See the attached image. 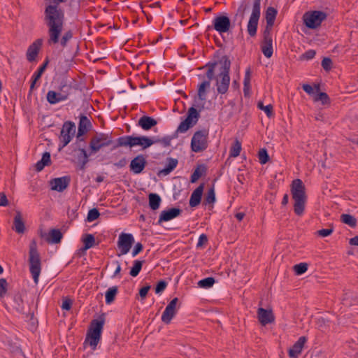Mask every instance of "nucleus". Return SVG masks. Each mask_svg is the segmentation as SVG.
<instances>
[{
	"instance_id": "obj_1",
	"label": "nucleus",
	"mask_w": 358,
	"mask_h": 358,
	"mask_svg": "<svg viewBox=\"0 0 358 358\" xmlns=\"http://www.w3.org/2000/svg\"><path fill=\"white\" fill-rule=\"evenodd\" d=\"M66 0H45V8L43 20L48 27V44L50 45L60 43L62 48L66 46L68 42L72 38L73 34L71 30L66 31L59 38L64 29V13L59 7V3Z\"/></svg>"
},
{
	"instance_id": "obj_2",
	"label": "nucleus",
	"mask_w": 358,
	"mask_h": 358,
	"mask_svg": "<svg viewBox=\"0 0 358 358\" xmlns=\"http://www.w3.org/2000/svg\"><path fill=\"white\" fill-rule=\"evenodd\" d=\"M214 64L216 65L215 73H218L215 77L217 90L218 93L224 94L227 92L229 86L231 62L228 58L224 57L219 64Z\"/></svg>"
},
{
	"instance_id": "obj_3",
	"label": "nucleus",
	"mask_w": 358,
	"mask_h": 358,
	"mask_svg": "<svg viewBox=\"0 0 358 358\" xmlns=\"http://www.w3.org/2000/svg\"><path fill=\"white\" fill-rule=\"evenodd\" d=\"M291 194L294 201V213L297 215L301 216L303 214L306 201V187L301 180L295 179L292 181Z\"/></svg>"
},
{
	"instance_id": "obj_4",
	"label": "nucleus",
	"mask_w": 358,
	"mask_h": 358,
	"mask_svg": "<svg viewBox=\"0 0 358 358\" xmlns=\"http://www.w3.org/2000/svg\"><path fill=\"white\" fill-rule=\"evenodd\" d=\"M104 324L103 319L94 320L92 321L90 329L87 333V336L84 342V345L90 346L92 350H95L99 344L101 332Z\"/></svg>"
},
{
	"instance_id": "obj_5",
	"label": "nucleus",
	"mask_w": 358,
	"mask_h": 358,
	"mask_svg": "<svg viewBox=\"0 0 358 358\" xmlns=\"http://www.w3.org/2000/svg\"><path fill=\"white\" fill-rule=\"evenodd\" d=\"M29 256V270L34 282L37 284L41 271V262L40 255L37 250V243L35 240H32L30 243Z\"/></svg>"
},
{
	"instance_id": "obj_6",
	"label": "nucleus",
	"mask_w": 358,
	"mask_h": 358,
	"mask_svg": "<svg viewBox=\"0 0 358 358\" xmlns=\"http://www.w3.org/2000/svg\"><path fill=\"white\" fill-rule=\"evenodd\" d=\"M75 89L70 84H64L61 85L57 92L50 90L46 95L47 101L50 104H56L61 101L67 100L73 94Z\"/></svg>"
},
{
	"instance_id": "obj_7",
	"label": "nucleus",
	"mask_w": 358,
	"mask_h": 358,
	"mask_svg": "<svg viewBox=\"0 0 358 358\" xmlns=\"http://www.w3.org/2000/svg\"><path fill=\"white\" fill-rule=\"evenodd\" d=\"M113 143L111 135L104 133H96L90 142V148L92 153H96L103 147L108 146Z\"/></svg>"
},
{
	"instance_id": "obj_8",
	"label": "nucleus",
	"mask_w": 358,
	"mask_h": 358,
	"mask_svg": "<svg viewBox=\"0 0 358 358\" xmlns=\"http://www.w3.org/2000/svg\"><path fill=\"white\" fill-rule=\"evenodd\" d=\"M260 3L261 0H254L252 13L247 26L248 32L252 37L257 34L258 22L260 17Z\"/></svg>"
},
{
	"instance_id": "obj_9",
	"label": "nucleus",
	"mask_w": 358,
	"mask_h": 358,
	"mask_svg": "<svg viewBox=\"0 0 358 358\" xmlns=\"http://www.w3.org/2000/svg\"><path fill=\"white\" fill-rule=\"evenodd\" d=\"M208 135V132L206 130L198 131L194 133L191 141L192 151L199 152L206 149Z\"/></svg>"
},
{
	"instance_id": "obj_10",
	"label": "nucleus",
	"mask_w": 358,
	"mask_h": 358,
	"mask_svg": "<svg viewBox=\"0 0 358 358\" xmlns=\"http://www.w3.org/2000/svg\"><path fill=\"white\" fill-rule=\"evenodd\" d=\"M327 17L325 13L322 11L315 10L308 12L303 15V21L305 24L310 29H315L320 26L322 21Z\"/></svg>"
},
{
	"instance_id": "obj_11",
	"label": "nucleus",
	"mask_w": 358,
	"mask_h": 358,
	"mask_svg": "<svg viewBox=\"0 0 358 358\" xmlns=\"http://www.w3.org/2000/svg\"><path fill=\"white\" fill-rule=\"evenodd\" d=\"M76 133V124L71 121L65 122L63 125L59 136L61 148L66 146L72 140Z\"/></svg>"
},
{
	"instance_id": "obj_12",
	"label": "nucleus",
	"mask_w": 358,
	"mask_h": 358,
	"mask_svg": "<svg viewBox=\"0 0 358 358\" xmlns=\"http://www.w3.org/2000/svg\"><path fill=\"white\" fill-rule=\"evenodd\" d=\"M206 77L208 80L203 81L198 87V98L201 101H205L206 99V89L210 87V80L215 77V71L216 65L215 64H209L207 65Z\"/></svg>"
},
{
	"instance_id": "obj_13",
	"label": "nucleus",
	"mask_w": 358,
	"mask_h": 358,
	"mask_svg": "<svg viewBox=\"0 0 358 358\" xmlns=\"http://www.w3.org/2000/svg\"><path fill=\"white\" fill-rule=\"evenodd\" d=\"M199 118V113L198 111L194 107L189 108L187 111V117L184 121L180 122L176 131L178 133L186 132L190 127H193L197 122Z\"/></svg>"
},
{
	"instance_id": "obj_14",
	"label": "nucleus",
	"mask_w": 358,
	"mask_h": 358,
	"mask_svg": "<svg viewBox=\"0 0 358 358\" xmlns=\"http://www.w3.org/2000/svg\"><path fill=\"white\" fill-rule=\"evenodd\" d=\"M134 241V237L131 234L122 233L119 236L117 241V248L120 250V253L117 256H121L127 254Z\"/></svg>"
},
{
	"instance_id": "obj_15",
	"label": "nucleus",
	"mask_w": 358,
	"mask_h": 358,
	"mask_svg": "<svg viewBox=\"0 0 358 358\" xmlns=\"http://www.w3.org/2000/svg\"><path fill=\"white\" fill-rule=\"evenodd\" d=\"M178 298L173 299L166 307L162 315V320L165 324H169L177 313Z\"/></svg>"
},
{
	"instance_id": "obj_16",
	"label": "nucleus",
	"mask_w": 358,
	"mask_h": 358,
	"mask_svg": "<svg viewBox=\"0 0 358 358\" xmlns=\"http://www.w3.org/2000/svg\"><path fill=\"white\" fill-rule=\"evenodd\" d=\"M213 27L220 34L227 32L231 27L230 19L225 15H220L213 20Z\"/></svg>"
},
{
	"instance_id": "obj_17",
	"label": "nucleus",
	"mask_w": 358,
	"mask_h": 358,
	"mask_svg": "<svg viewBox=\"0 0 358 358\" xmlns=\"http://www.w3.org/2000/svg\"><path fill=\"white\" fill-rule=\"evenodd\" d=\"M272 37L271 32L268 29H265L264 31V40L261 45V49L264 55L270 58L273 55V46H272Z\"/></svg>"
},
{
	"instance_id": "obj_18",
	"label": "nucleus",
	"mask_w": 358,
	"mask_h": 358,
	"mask_svg": "<svg viewBox=\"0 0 358 358\" xmlns=\"http://www.w3.org/2000/svg\"><path fill=\"white\" fill-rule=\"evenodd\" d=\"M257 319L262 326L274 322L275 316L271 310L259 308L257 310Z\"/></svg>"
},
{
	"instance_id": "obj_19",
	"label": "nucleus",
	"mask_w": 358,
	"mask_h": 358,
	"mask_svg": "<svg viewBox=\"0 0 358 358\" xmlns=\"http://www.w3.org/2000/svg\"><path fill=\"white\" fill-rule=\"evenodd\" d=\"M43 44V40L38 38L32 43L28 48L26 53L27 59L33 62L36 59Z\"/></svg>"
},
{
	"instance_id": "obj_20",
	"label": "nucleus",
	"mask_w": 358,
	"mask_h": 358,
	"mask_svg": "<svg viewBox=\"0 0 358 358\" xmlns=\"http://www.w3.org/2000/svg\"><path fill=\"white\" fill-rule=\"evenodd\" d=\"M146 165V160L143 155H139L133 159L130 164V169L136 174L143 171Z\"/></svg>"
},
{
	"instance_id": "obj_21",
	"label": "nucleus",
	"mask_w": 358,
	"mask_h": 358,
	"mask_svg": "<svg viewBox=\"0 0 358 358\" xmlns=\"http://www.w3.org/2000/svg\"><path fill=\"white\" fill-rule=\"evenodd\" d=\"M307 339L305 336H301L298 341L288 350V355L291 358H297L301 353Z\"/></svg>"
},
{
	"instance_id": "obj_22",
	"label": "nucleus",
	"mask_w": 358,
	"mask_h": 358,
	"mask_svg": "<svg viewBox=\"0 0 358 358\" xmlns=\"http://www.w3.org/2000/svg\"><path fill=\"white\" fill-rule=\"evenodd\" d=\"M69 184L67 177L57 178L50 181L51 189L57 192L64 191Z\"/></svg>"
},
{
	"instance_id": "obj_23",
	"label": "nucleus",
	"mask_w": 358,
	"mask_h": 358,
	"mask_svg": "<svg viewBox=\"0 0 358 358\" xmlns=\"http://www.w3.org/2000/svg\"><path fill=\"white\" fill-rule=\"evenodd\" d=\"M181 210L179 208H173L168 210H164L161 213L158 222L161 224L162 222L169 221L180 214Z\"/></svg>"
},
{
	"instance_id": "obj_24",
	"label": "nucleus",
	"mask_w": 358,
	"mask_h": 358,
	"mask_svg": "<svg viewBox=\"0 0 358 358\" xmlns=\"http://www.w3.org/2000/svg\"><path fill=\"white\" fill-rule=\"evenodd\" d=\"M203 188V184H201L193 191L189 199V206L191 207H196L199 205L201 203Z\"/></svg>"
},
{
	"instance_id": "obj_25",
	"label": "nucleus",
	"mask_w": 358,
	"mask_h": 358,
	"mask_svg": "<svg viewBox=\"0 0 358 358\" xmlns=\"http://www.w3.org/2000/svg\"><path fill=\"white\" fill-rule=\"evenodd\" d=\"M13 229L18 234H23L25 231L24 222L20 211H16Z\"/></svg>"
},
{
	"instance_id": "obj_26",
	"label": "nucleus",
	"mask_w": 358,
	"mask_h": 358,
	"mask_svg": "<svg viewBox=\"0 0 358 358\" xmlns=\"http://www.w3.org/2000/svg\"><path fill=\"white\" fill-rule=\"evenodd\" d=\"M90 127L91 122L87 117L85 115H81L80 117L77 137L79 138L87 133Z\"/></svg>"
},
{
	"instance_id": "obj_27",
	"label": "nucleus",
	"mask_w": 358,
	"mask_h": 358,
	"mask_svg": "<svg viewBox=\"0 0 358 358\" xmlns=\"http://www.w3.org/2000/svg\"><path fill=\"white\" fill-rule=\"evenodd\" d=\"M157 124V122L154 118L146 115L142 116L138 120V125L144 130H149Z\"/></svg>"
},
{
	"instance_id": "obj_28",
	"label": "nucleus",
	"mask_w": 358,
	"mask_h": 358,
	"mask_svg": "<svg viewBox=\"0 0 358 358\" xmlns=\"http://www.w3.org/2000/svg\"><path fill=\"white\" fill-rule=\"evenodd\" d=\"M277 15V10L273 7H268L266 13V27L265 29H268L271 32L272 27L273 26L274 21Z\"/></svg>"
},
{
	"instance_id": "obj_29",
	"label": "nucleus",
	"mask_w": 358,
	"mask_h": 358,
	"mask_svg": "<svg viewBox=\"0 0 358 358\" xmlns=\"http://www.w3.org/2000/svg\"><path fill=\"white\" fill-rule=\"evenodd\" d=\"M62 238V234L58 229H51L49 232V237L45 238V241L49 243H58Z\"/></svg>"
},
{
	"instance_id": "obj_30",
	"label": "nucleus",
	"mask_w": 358,
	"mask_h": 358,
	"mask_svg": "<svg viewBox=\"0 0 358 358\" xmlns=\"http://www.w3.org/2000/svg\"><path fill=\"white\" fill-rule=\"evenodd\" d=\"M178 160L173 158H169L165 167L159 171V174L166 176L169 174L177 166Z\"/></svg>"
},
{
	"instance_id": "obj_31",
	"label": "nucleus",
	"mask_w": 358,
	"mask_h": 358,
	"mask_svg": "<svg viewBox=\"0 0 358 358\" xmlns=\"http://www.w3.org/2000/svg\"><path fill=\"white\" fill-rule=\"evenodd\" d=\"M82 241L84 244V248L81 249L83 251H86L95 245V238L92 234H87L84 235L82 238Z\"/></svg>"
},
{
	"instance_id": "obj_32",
	"label": "nucleus",
	"mask_w": 358,
	"mask_h": 358,
	"mask_svg": "<svg viewBox=\"0 0 358 358\" xmlns=\"http://www.w3.org/2000/svg\"><path fill=\"white\" fill-rule=\"evenodd\" d=\"M161 203L160 196L155 193H150L149 194V206L150 208L155 210L159 208Z\"/></svg>"
},
{
	"instance_id": "obj_33",
	"label": "nucleus",
	"mask_w": 358,
	"mask_h": 358,
	"mask_svg": "<svg viewBox=\"0 0 358 358\" xmlns=\"http://www.w3.org/2000/svg\"><path fill=\"white\" fill-rule=\"evenodd\" d=\"M250 80H251V71L250 69L248 68L246 69L245 78L243 81V92L245 96L250 94Z\"/></svg>"
},
{
	"instance_id": "obj_34",
	"label": "nucleus",
	"mask_w": 358,
	"mask_h": 358,
	"mask_svg": "<svg viewBox=\"0 0 358 358\" xmlns=\"http://www.w3.org/2000/svg\"><path fill=\"white\" fill-rule=\"evenodd\" d=\"M241 151V143L238 139H236L230 148L229 156L231 157H236L240 155Z\"/></svg>"
},
{
	"instance_id": "obj_35",
	"label": "nucleus",
	"mask_w": 358,
	"mask_h": 358,
	"mask_svg": "<svg viewBox=\"0 0 358 358\" xmlns=\"http://www.w3.org/2000/svg\"><path fill=\"white\" fill-rule=\"evenodd\" d=\"M341 220L343 223L349 225L351 227H355L357 225V220L356 218L349 214H342L341 215Z\"/></svg>"
},
{
	"instance_id": "obj_36",
	"label": "nucleus",
	"mask_w": 358,
	"mask_h": 358,
	"mask_svg": "<svg viewBox=\"0 0 358 358\" xmlns=\"http://www.w3.org/2000/svg\"><path fill=\"white\" fill-rule=\"evenodd\" d=\"M117 293V287L116 286L110 287L106 292V303L107 304L111 303Z\"/></svg>"
},
{
	"instance_id": "obj_37",
	"label": "nucleus",
	"mask_w": 358,
	"mask_h": 358,
	"mask_svg": "<svg viewBox=\"0 0 358 358\" xmlns=\"http://www.w3.org/2000/svg\"><path fill=\"white\" fill-rule=\"evenodd\" d=\"M246 10V6L242 3L238 8L237 13L234 17V21L238 22V24L241 25L243 22L245 16V12Z\"/></svg>"
},
{
	"instance_id": "obj_38",
	"label": "nucleus",
	"mask_w": 358,
	"mask_h": 358,
	"mask_svg": "<svg viewBox=\"0 0 358 358\" xmlns=\"http://www.w3.org/2000/svg\"><path fill=\"white\" fill-rule=\"evenodd\" d=\"M313 100L314 101H321L323 105H329L330 103V99L325 92H319L314 96Z\"/></svg>"
},
{
	"instance_id": "obj_39",
	"label": "nucleus",
	"mask_w": 358,
	"mask_h": 358,
	"mask_svg": "<svg viewBox=\"0 0 358 358\" xmlns=\"http://www.w3.org/2000/svg\"><path fill=\"white\" fill-rule=\"evenodd\" d=\"M79 151L80 152V155L78 157L79 161L80 162V169L83 170L89 161V156L84 148H80Z\"/></svg>"
},
{
	"instance_id": "obj_40",
	"label": "nucleus",
	"mask_w": 358,
	"mask_h": 358,
	"mask_svg": "<svg viewBox=\"0 0 358 358\" xmlns=\"http://www.w3.org/2000/svg\"><path fill=\"white\" fill-rule=\"evenodd\" d=\"M143 261L136 260L134 262V265L130 270V275L133 277H136L138 275L143 266Z\"/></svg>"
},
{
	"instance_id": "obj_41",
	"label": "nucleus",
	"mask_w": 358,
	"mask_h": 358,
	"mask_svg": "<svg viewBox=\"0 0 358 358\" xmlns=\"http://www.w3.org/2000/svg\"><path fill=\"white\" fill-rule=\"evenodd\" d=\"M215 201V193L213 187H211L207 192L204 198V203L206 205L213 204Z\"/></svg>"
},
{
	"instance_id": "obj_42",
	"label": "nucleus",
	"mask_w": 358,
	"mask_h": 358,
	"mask_svg": "<svg viewBox=\"0 0 358 358\" xmlns=\"http://www.w3.org/2000/svg\"><path fill=\"white\" fill-rule=\"evenodd\" d=\"M214 283H215V279L212 277H208V278H206L199 280L198 282V285L200 287L209 288V287H211Z\"/></svg>"
},
{
	"instance_id": "obj_43",
	"label": "nucleus",
	"mask_w": 358,
	"mask_h": 358,
	"mask_svg": "<svg viewBox=\"0 0 358 358\" xmlns=\"http://www.w3.org/2000/svg\"><path fill=\"white\" fill-rule=\"evenodd\" d=\"M159 140L152 141L147 136H141V144L140 146H142L143 149H145L150 146H151L155 143L159 142Z\"/></svg>"
},
{
	"instance_id": "obj_44",
	"label": "nucleus",
	"mask_w": 358,
	"mask_h": 358,
	"mask_svg": "<svg viewBox=\"0 0 358 358\" xmlns=\"http://www.w3.org/2000/svg\"><path fill=\"white\" fill-rule=\"evenodd\" d=\"M308 270L307 263H300L294 266V271L297 275H301Z\"/></svg>"
},
{
	"instance_id": "obj_45",
	"label": "nucleus",
	"mask_w": 358,
	"mask_h": 358,
	"mask_svg": "<svg viewBox=\"0 0 358 358\" xmlns=\"http://www.w3.org/2000/svg\"><path fill=\"white\" fill-rule=\"evenodd\" d=\"M258 156L262 164H265L268 161L269 157L266 149L260 150Z\"/></svg>"
},
{
	"instance_id": "obj_46",
	"label": "nucleus",
	"mask_w": 358,
	"mask_h": 358,
	"mask_svg": "<svg viewBox=\"0 0 358 358\" xmlns=\"http://www.w3.org/2000/svg\"><path fill=\"white\" fill-rule=\"evenodd\" d=\"M203 167H197L191 176V182H195L202 176Z\"/></svg>"
},
{
	"instance_id": "obj_47",
	"label": "nucleus",
	"mask_w": 358,
	"mask_h": 358,
	"mask_svg": "<svg viewBox=\"0 0 358 358\" xmlns=\"http://www.w3.org/2000/svg\"><path fill=\"white\" fill-rule=\"evenodd\" d=\"M100 215L99 210L96 208L91 209L87 214V221L92 222L96 220Z\"/></svg>"
},
{
	"instance_id": "obj_48",
	"label": "nucleus",
	"mask_w": 358,
	"mask_h": 358,
	"mask_svg": "<svg viewBox=\"0 0 358 358\" xmlns=\"http://www.w3.org/2000/svg\"><path fill=\"white\" fill-rule=\"evenodd\" d=\"M8 289V283L6 279L1 278L0 279V298H2L5 296Z\"/></svg>"
},
{
	"instance_id": "obj_49",
	"label": "nucleus",
	"mask_w": 358,
	"mask_h": 358,
	"mask_svg": "<svg viewBox=\"0 0 358 358\" xmlns=\"http://www.w3.org/2000/svg\"><path fill=\"white\" fill-rule=\"evenodd\" d=\"M117 145L118 146H129V147H131L130 136L120 137L117 139Z\"/></svg>"
},
{
	"instance_id": "obj_50",
	"label": "nucleus",
	"mask_w": 358,
	"mask_h": 358,
	"mask_svg": "<svg viewBox=\"0 0 358 358\" xmlns=\"http://www.w3.org/2000/svg\"><path fill=\"white\" fill-rule=\"evenodd\" d=\"M322 68L328 71L332 68V61L330 58L324 57L322 61Z\"/></svg>"
},
{
	"instance_id": "obj_51",
	"label": "nucleus",
	"mask_w": 358,
	"mask_h": 358,
	"mask_svg": "<svg viewBox=\"0 0 358 358\" xmlns=\"http://www.w3.org/2000/svg\"><path fill=\"white\" fill-rule=\"evenodd\" d=\"M315 54L316 52L315 50H309L301 55V59L306 60L311 59L315 57Z\"/></svg>"
},
{
	"instance_id": "obj_52",
	"label": "nucleus",
	"mask_w": 358,
	"mask_h": 358,
	"mask_svg": "<svg viewBox=\"0 0 358 358\" xmlns=\"http://www.w3.org/2000/svg\"><path fill=\"white\" fill-rule=\"evenodd\" d=\"M166 285H167V283L165 281H164V280L159 281L155 287V292L157 294L162 292V291H164L166 289Z\"/></svg>"
},
{
	"instance_id": "obj_53",
	"label": "nucleus",
	"mask_w": 358,
	"mask_h": 358,
	"mask_svg": "<svg viewBox=\"0 0 358 358\" xmlns=\"http://www.w3.org/2000/svg\"><path fill=\"white\" fill-rule=\"evenodd\" d=\"M333 233L332 229H323L317 231L318 236L322 237H326L331 235Z\"/></svg>"
},
{
	"instance_id": "obj_54",
	"label": "nucleus",
	"mask_w": 358,
	"mask_h": 358,
	"mask_svg": "<svg viewBox=\"0 0 358 358\" xmlns=\"http://www.w3.org/2000/svg\"><path fill=\"white\" fill-rule=\"evenodd\" d=\"M48 62H46L45 64H43L38 70L36 73H34V77L36 78V80L40 79L41 77L42 73L45 71L46 66H47Z\"/></svg>"
},
{
	"instance_id": "obj_55",
	"label": "nucleus",
	"mask_w": 358,
	"mask_h": 358,
	"mask_svg": "<svg viewBox=\"0 0 358 358\" xmlns=\"http://www.w3.org/2000/svg\"><path fill=\"white\" fill-rule=\"evenodd\" d=\"M143 245L141 243H137L133 249L132 256H136L139 252H141L143 250Z\"/></svg>"
},
{
	"instance_id": "obj_56",
	"label": "nucleus",
	"mask_w": 358,
	"mask_h": 358,
	"mask_svg": "<svg viewBox=\"0 0 358 358\" xmlns=\"http://www.w3.org/2000/svg\"><path fill=\"white\" fill-rule=\"evenodd\" d=\"M150 287H151L150 285H147V286H145L140 289L139 295L141 297V299H143L146 297L148 292L150 290Z\"/></svg>"
},
{
	"instance_id": "obj_57",
	"label": "nucleus",
	"mask_w": 358,
	"mask_h": 358,
	"mask_svg": "<svg viewBox=\"0 0 358 358\" xmlns=\"http://www.w3.org/2000/svg\"><path fill=\"white\" fill-rule=\"evenodd\" d=\"M42 162H43V164H45V166L49 165L50 163V152H45L41 159Z\"/></svg>"
},
{
	"instance_id": "obj_58",
	"label": "nucleus",
	"mask_w": 358,
	"mask_h": 358,
	"mask_svg": "<svg viewBox=\"0 0 358 358\" xmlns=\"http://www.w3.org/2000/svg\"><path fill=\"white\" fill-rule=\"evenodd\" d=\"M8 201L4 192H0V206H6Z\"/></svg>"
},
{
	"instance_id": "obj_59",
	"label": "nucleus",
	"mask_w": 358,
	"mask_h": 358,
	"mask_svg": "<svg viewBox=\"0 0 358 358\" xmlns=\"http://www.w3.org/2000/svg\"><path fill=\"white\" fill-rule=\"evenodd\" d=\"M208 242V238L206 236V235L205 234H201L200 235L199 238V241L197 243V247H201L203 246V245L206 244Z\"/></svg>"
},
{
	"instance_id": "obj_60",
	"label": "nucleus",
	"mask_w": 358,
	"mask_h": 358,
	"mask_svg": "<svg viewBox=\"0 0 358 358\" xmlns=\"http://www.w3.org/2000/svg\"><path fill=\"white\" fill-rule=\"evenodd\" d=\"M72 306V301L70 299H65L62 302V308L66 310L71 309Z\"/></svg>"
},
{
	"instance_id": "obj_61",
	"label": "nucleus",
	"mask_w": 358,
	"mask_h": 358,
	"mask_svg": "<svg viewBox=\"0 0 358 358\" xmlns=\"http://www.w3.org/2000/svg\"><path fill=\"white\" fill-rule=\"evenodd\" d=\"M273 108L272 105L269 104L266 106L262 110H264L266 113V115L268 117H271L273 115Z\"/></svg>"
},
{
	"instance_id": "obj_62",
	"label": "nucleus",
	"mask_w": 358,
	"mask_h": 358,
	"mask_svg": "<svg viewBox=\"0 0 358 358\" xmlns=\"http://www.w3.org/2000/svg\"><path fill=\"white\" fill-rule=\"evenodd\" d=\"M130 143L131 147H134L136 145H139L141 144V136L138 137H133L130 136Z\"/></svg>"
},
{
	"instance_id": "obj_63",
	"label": "nucleus",
	"mask_w": 358,
	"mask_h": 358,
	"mask_svg": "<svg viewBox=\"0 0 358 358\" xmlns=\"http://www.w3.org/2000/svg\"><path fill=\"white\" fill-rule=\"evenodd\" d=\"M303 90L308 94H313L314 93V88L308 84H303Z\"/></svg>"
},
{
	"instance_id": "obj_64",
	"label": "nucleus",
	"mask_w": 358,
	"mask_h": 358,
	"mask_svg": "<svg viewBox=\"0 0 358 358\" xmlns=\"http://www.w3.org/2000/svg\"><path fill=\"white\" fill-rule=\"evenodd\" d=\"M349 243L351 245H356L358 246V236H356L350 239Z\"/></svg>"
}]
</instances>
